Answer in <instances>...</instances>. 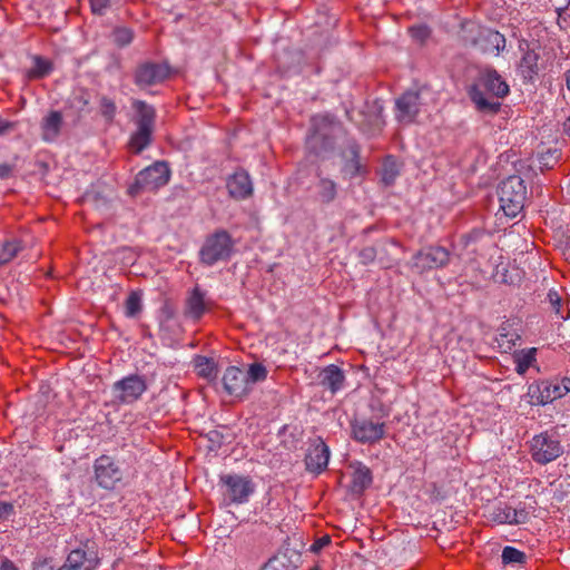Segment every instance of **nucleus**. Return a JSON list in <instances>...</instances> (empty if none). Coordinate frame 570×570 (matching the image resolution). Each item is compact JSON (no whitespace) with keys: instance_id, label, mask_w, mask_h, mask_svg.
<instances>
[{"instance_id":"nucleus-52","label":"nucleus","mask_w":570,"mask_h":570,"mask_svg":"<svg viewBox=\"0 0 570 570\" xmlns=\"http://www.w3.org/2000/svg\"><path fill=\"white\" fill-rule=\"evenodd\" d=\"M13 166L9 164H1L0 165V178L7 179L12 175Z\"/></svg>"},{"instance_id":"nucleus-47","label":"nucleus","mask_w":570,"mask_h":570,"mask_svg":"<svg viewBox=\"0 0 570 570\" xmlns=\"http://www.w3.org/2000/svg\"><path fill=\"white\" fill-rule=\"evenodd\" d=\"M14 514V505L11 502L0 501V522Z\"/></svg>"},{"instance_id":"nucleus-3","label":"nucleus","mask_w":570,"mask_h":570,"mask_svg":"<svg viewBox=\"0 0 570 570\" xmlns=\"http://www.w3.org/2000/svg\"><path fill=\"white\" fill-rule=\"evenodd\" d=\"M132 108L136 111V129L130 136L128 147L131 153L138 155L153 141V134L156 122V110L151 105H148L142 100H135L132 102Z\"/></svg>"},{"instance_id":"nucleus-34","label":"nucleus","mask_w":570,"mask_h":570,"mask_svg":"<svg viewBox=\"0 0 570 570\" xmlns=\"http://www.w3.org/2000/svg\"><path fill=\"white\" fill-rule=\"evenodd\" d=\"M512 507L500 503L499 505L494 507L491 512V520L493 522H497L499 524H512Z\"/></svg>"},{"instance_id":"nucleus-42","label":"nucleus","mask_w":570,"mask_h":570,"mask_svg":"<svg viewBox=\"0 0 570 570\" xmlns=\"http://www.w3.org/2000/svg\"><path fill=\"white\" fill-rule=\"evenodd\" d=\"M90 9L94 14L104 16L110 8V0H89Z\"/></svg>"},{"instance_id":"nucleus-44","label":"nucleus","mask_w":570,"mask_h":570,"mask_svg":"<svg viewBox=\"0 0 570 570\" xmlns=\"http://www.w3.org/2000/svg\"><path fill=\"white\" fill-rule=\"evenodd\" d=\"M358 256L363 264H370L374 262L376 257V249L373 246L364 247L363 249H361Z\"/></svg>"},{"instance_id":"nucleus-28","label":"nucleus","mask_w":570,"mask_h":570,"mask_svg":"<svg viewBox=\"0 0 570 570\" xmlns=\"http://www.w3.org/2000/svg\"><path fill=\"white\" fill-rule=\"evenodd\" d=\"M195 371L198 376L208 382H214L217 379L218 368L214 358L197 355L194 358Z\"/></svg>"},{"instance_id":"nucleus-20","label":"nucleus","mask_w":570,"mask_h":570,"mask_svg":"<svg viewBox=\"0 0 570 570\" xmlns=\"http://www.w3.org/2000/svg\"><path fill=\"white\" fill-rule=\"evenodd\" d=\"M557 380L532 383L528 387V396L530 397L529 402L532 405H544L551 403L552 401L560 399V395L557 394Z\"/></svg>"},{"instance_id":"nucleus-59","label":"nucleus","mask_w":570,"mask_h":570,"mask_svg":"<svg viewBox=\"0 0 570 570\" xmlns=\"http://www.w3.org/2000/svg\"><path fill=\"white\" fill-rule=\"evenodd\" d=\"M346 116L350 120H352V117L350 116V111H346Z\"/></svg>"},{"instance_id":"nucleus-24","label":"nucleus","mask_w":570,"mask_h":570,"mask_svg":"<svg viewBox=\"0 0 570 570\" xmlns=\"http://www.w3.org/2000/svg\"><path fill=\"white\" fill-rule=\"evenodd\" d=\"M344 164L342 173L348 178H354L365 171L360 163V146L356 142H351L346 150L343 153Z\"/></svg>"},{"instance_id":"nucleus-19","label":"nucleus","mask_w":570,"mask_h":570,"mask_svg":"<svg viewBox=\"0 0 570 570\" xmlns=\"http://www.w3.org/2000/svg\"><path fill=\"white\" fill-rule=\"evenodd\" d=\"M226 187L232 198L236 200L246 199L253 194V183L248 173L239 168L227 178Z\"/></svg>"},{"instance_id":"nucleus-1","label":"nucleus","mask_w":570,"mask_h":570,"mask_svg":"<svg viewBox=\"0 0 570 570\" xmlns=\"http://www.w3.org/2000/svg\"><path fill=\"white\" fill-rule=\"evenodd\" d=\"M510 91L509 85L495 69H485L468 89V95L475 109L484 115H497L501 109L500 98Z\"/></svg>"},{"instance_id":"nucleus-51","label":"nucleus","mask_w":570,"mask_h":570,"mask_svg":"<svg viewBox=\"0 0 570 570\" xmlns=\"http://www.w3.org/2000/svg\"><path fill=\"white\" fill-rule=\"evenodd\" d=\"M16 128V122L8 121L0 116V136Z\"/></svg>"},{"instance_id":"nucleus-21","label":"nucleus","mask_w":570,"mask_h":570,"mask_svg":"<svg viewBox=\"0 0 570 570\" xmlns=\"http://www.w3.org/2000/svg\"><path fill=\"white\" fill-rule=\"evenodd\" d=\"M472 45L480 46L483 52L499 55L505 48V38L499 31L478 28V37L472 39Z\"/></svg>"},{"instance_id":"nucleus-5","label":"nucleus","mask_w":570,"mask_h":570,"mask_svg":"<svg viewBox=\"0 0 570 570\" xmlns=\"http://www.w3.org/2000/svg\"><path fill=\"white\" fill-rule=\"evenodd\" d=\"M500 207L509 217H515L524 207L527 187L524 180L517 175L504 179L498 189Z\"/></svg>"},{"instance_id":"nucleus-55","label":"nucleus","mask_w":570,"mask_h":570,"mask_svg":"<svg viewBox=\"0 0 570 570\" xmlns=\"http://www.w3.org/2000/svg\"><path fill=\"white\" fill-rule=\"evenodd\" d=\"M570 4V0H567L564 4L556 6V12L558 13V17L561 18L562 13L568 9Z\"/></svg>"},{"instance_id":"nucleus-27","label":"nucleus","mask_w":570,"mask_h":570,"mask_svg":"<svg viewBox=\"0 0 570 570\" xmlns=\"http://www.w3.org/2000/svg\"><path fill=\"white\" fill-rule=\"evenodd\" d=\"M62 115L58 110L50 111L41 121L42 139L45 141L55 140L62 127Z\"/></svg>"},{"instance_id":"nucleus-33","label":"nucleus","mask_w":570,"mask_h":570,"mask_svg":"<svg viewBox=\"0 0 570 570\" xmlns=\"http://www.w3.org/2000/svg\"><path fill=\"white\" fill-rule=\"evenodd\" d=\"M515 361V371L518 374H524L532 363L535 361V348H530L528 351H522L519 354L514 355Z\"/></svg>"},{"instance_id":"nucleus-17","label":"nucleus","mask_w":570,"mask_h":570,"mask_svg":"<svg viewBox=\"0 0 570 570\" xmlns=\"http://www.w3.org/2000/svg\"><path fill=\"white\" fill-rule=\"evenodd\" d=\"M328 460V446L321 438L316 439L311 444L305 455L306 470L312 473L320 474L327 468Z\"/></svg>"},{"instance_id":"nucleus-8","label":"nucleus","mask_w":570,"mask_h":570,"mask_svg":"<svg viewBox=\"0 0 570 570\" xmlns=\"http://www.w3.org/2000/svg\"><path fill=\"white\" fill-rule=\"evenodd\" d=\"M92 469L95 483L104 490H115L124 479V471L118 462L107 454L98 456Z\"/></svg>"},{"instance_id":"nucleus-9","label":"nucleus","mask_w":570,"mask_h":570,"mask_svg":"<svg viewBox=\"0 0 570 570\" xmlns=\"http://www.w3.org/2000/svg\"><path fill=\"white\" fill-rule=\"evenodd\" d=\"M146 379L138 374H130L112 384L116 400L121 404H132L147 391Z\"/></svg>"},{"instance_id":"nucleus-54","label":"nucleus","mask_w":570,"mask_h":570,"mask_svg":"<svg viewBox=\"0 0 570 570\" xmlns=\"http://www.w3.org/2000/svg\"><path fill=\"white\" fill-rule=\"evenodd\" d=\"M0 570H18V568L14 566V563L8 559L2 561Z\"/></svg>"},{"instance_id":"nucleus-10","label":"nucleus","mask_w":570,"mask_h":570,"mask_svg":"<svg viewBox=\"0 0 570 570\" xmlns=\"http://www.w3.org/2000/svg\"><path fill=\"white\" fill-rule=\"evenodd\" d=\"M451 254L442 246H428L413 256V267L419 272L443 268L450 263Z\"/></svg>"},{"instance_id":"nucleus-41","label":"nucleus","mask_w":570,"mask_h":570,"mask_svg":"<svg viewBox=\"0 0 570 570\" xmlns=\"http://www.w3.org/2000/svg\"><path fill=\"white\" fill-rule=\"evenodd\" d=\"M134 33L128 28H117L114 32V40L119 47H125L132 41Z\"/></svg>"},{"instance_id":"nucleus-4","label":"nucleus","mask_w":570,"mask_h":570,"mask_svg":"<svg viewBox=\"0 0 570 570\" xmlns=\"http://www.w3.org/2000/svg\"><path fill=\"white\" fill-rule=\"evenodd\" d=\"M235 245L236 242L226 229H215L205 238L199 249V262L206 266L226 262L234 254Z\"/></svg>"},{"instance_id":"nucleus-15","label":"nucleus","mask_w":570,"mask_h":570,"mask_svg":"<svg viewBox=\"0 0 570 570\" xmlns=\"http://www.w3.org/2000/svg\"><path fill=\"white\" fill-rule=\"evenodd\" d=\"M223 484L227 487V495L234 503H244L254 492V484L248 476L227 474L220 476Z\"/></svg>"},{"instance_id":"nucleus-57","label":"nucleus","mask_w":570,"mask_h":570,"mask_svg":"<svg viewBox=\"0 0 570 570\" xmlns=\"http://www.w3.org/2000/svg\"><path fill=\"white\" fill-rule=\"evenodd\" d=\"M566 85L567 88L570 90V69L566 72Z\"/></svg>"},{"instance_id":"nucleus-32","label":"nucleus","mask_w":570,"mask_h":570,"mask_svg":"<svg viewBox=\"0 0 570 570\" xmlns=\"http://www.w3.org/2000/svg\"><path fill=\"white\" fill-rule=\"evenodd\" d=\"M20 250V242L16 239L0 243V265L11 262Z\"/></svg>"},{"instance_id":"nucleus-31","label":"nucleus","mask_w":570,"mask_h":570,"mask_svg":"<svg viewBox=\"0 0 570 570\" xmlns=\"http://www.w3.org/2000/svg\"><path fill=\"white\" fill-rule=\"evenodd\" d=\"M32 60L33 67L28 71L30 79H41L51 72L52 63L48 59L35 56Z\"/></svg>"},{"instance_id":"nucleus-48","label":"nucleus","mask_w":570,"mask_h":570,"mask_svg":"<svg viewBox=\"0 0 570 570\" xmlns=\"http://www.w3.org/2000/svg\"><path fill=\"white\" fill-rule=\"evenodd\" d=\"M515 340H519V335L513 334L511 335L510 338H508V334L500 333V338L498 340V342L501 347H503L504 344L507 343L505 347L510 350L514 345Z\"/></svg>"},{"instance_id":"nucleus-12","label":"nucleus","mask_w":570,"mask_h":570,"mask_svg":"<svg viewBox=\"0 0 570 570\" xmlns=\"http://www.w3.org/2000/svg\"><path fill=\"white\" fill-rule=\"evenodd\" d=\"M352 438L363 444H373L385 436V423L371 419H355L351 422Z\"/></svg>"},{"instance_id":"nucleus-6","label":"nucleus","mask_w":570,"mask_h":570,"mask_svg":"<svg viewBox=\"0 0 570 570\" xmlns=\"http://www.w3.org/2000/svg\"><path fill=\"white\" fill-rule=\"evenodd\" d=\"M170 178V169L166 161H156L140 170L135 183L129 187V194L136 196L144 191H156L167 185Z\"/></svg>"},{"instance_id":"nucleus-45","label":"nucleus","mask_w":570,"mask_h":570,"mask_svg":"<svg viewBox=\"0 0 570 570\" xmlns=\"http://www.w3.org/2000/svg\"><path fill=\"white\" fill-rule=\"evenodd\" d=\"M331 537L328 534H324L313 542L309 550L314 553H318L321 550L327 547L331 543Z\"/></svg>"},{"instance_id":"nucleus-36","label":"nucleus","mask_w":570,"mask_h":570,"mask_svg":"<svg viewBox=\"0 0 570 570\" xmlns=\"http://www.w3.org/2000/svg\"><path fill=\"white\" fill-rule=\"evenodd\" d=\"M99 110L107 122H112L117 114V106L111 98L101 96L99 98Z\"/></svg>"},{"instance_id":"nucleus-56","label":"nucleus","mask_w":570,"mask_h":570,"mask_svg":"<svg viewBox=\"0 0 570 570\" xmlns=\"http://www.w3.org/2000/svg\"><path fill=\"white\" fill-rule=\"evenodd\" d=\"M563 129L564 132L570 136V116L566 119L563 124Z\"/></svg>"},{"instance_id":"nucleus-2","label":"nucleus","mask_w":570,"mask_h":570,"mask_svg":"<svg viewBox=\"0 0 570 570\" xmlns=\"http://www.w3.org/2000/svg\"><path fill=\"white\" fill-rule=\"evenodd\" d=\"M341 128V122L330 114L314 116L306 138L309 153L318 157L332 153L335 148L336 132Z\"/></svg>"},{"instance_id":"nucleus-11","label":"nucleus","mask_w":570,"mask_h":570,"mask_svg":"<svg viewBox=\"0 0 570 570\" xmlns=\"http://www.w3.org/2000/svg\"><path fill=\"white\" fill-rule=\"evenodd\" d=\"M99 563L96 543L87 541L82 548L72 550L58 570H94Z\"/></svg>"},{"instance_id":"nucleus-46","label":"nucleus","mask_w":570,"mask_h":570,"mask_svg":"<svg viewBox=\"0 0 570 570\" xmlns=\"http://www.w3.org/2000/svg\"><path fill=\"white\" fill-rule=\"evenodd\" d=\"M32 570H56V566L51 558H42L33 562Z\"/></svg>"},{"instance_id":"nucleus-58","label":"nucleus","mask_w":570,"mask_h":570,"mask_svg":"<svg viewBox=\"0 0 570 570\" xmlns=\"http://www.w3.org/2000/svg\"><path fill=\"white\" fill-rule=\"evenodd\" d=\"M311 570H321V568L318 566H315Z\"/></svg>"},{"instance_id":"nucleus-14","label":"nucleus","mask_w":570,"mask_h":570,"mask_svg":"<svg viewBox=\"0 0 570 570\" xmlns=\"http://www.w3.org/2000/svg\"><path fill=\"white\" fill-rule=\"evenodd\" d=\"M246 377L245 370L238 366H228L222 377L224 391L229 396L242 400L250 391Z\"/></svg>"},{"instance_id":"nucleus-29","label":"nucleus","mask_w":570,"mask_h":570,"mask_svg":"<svg viewBox=\"0 0 570 570\" xmlns=\"http://www.w3.org/2000/svg\"><path fill=\"white\" fill-rule=\"evenodd\" d=\"M402 164L394 156H386L382 163L381 179L385 186L394 184L401 174Z\"/></svg>"},{"instance_id":"nucleus-23","label":"nucleus","mask_w":570,"mask_h":570,"mask_svg":"<svg viewBox=\"0 0 570 570\" xmlns=\"http://www.w3.org/2000/svg\"><path fill=\"white\" fill-rule=\"evenodd\" d=\"M299 563L301 553L293 549H285L271 558L262 570H297Z\"/></svg>"},{"instance_id":"nucleus-30","label":"nucleus","mask_w":570,"mask_h":570,"mask_svg":"<svg viewBox=\"0 0 570 570\" xmlns=\"http://www.w3.org/2000/svg\"><path fill=\"white\" fill-rule=\"evenodd\" d=\"M337 194V185L328 178H320L316 185L317 199L323 204L332 203Z\"/></svg>"},{"instance_id":"nucleus-18","label":"nucleus","mask_w":570,"mask_h":570,"mask_svg":"<svg viewBox=\"0 0 570 570\" xmlns=\"http://www.w3.org/2000/svg\"><path fill=\"white\" fill-rule=\"evenodd\" d=\"M520 49L522 57L518 63V72L524 82L532 83L540 71V55L534 48H531L528 42L525 47L521 45Z\"/></svg>"},{"instance_id":"nucleus-26","label":"nucleus","mask_w":570,"mask_h":570,"mask_svg":"<svg viewBox=\"0 0 570 570\" xmlns=\"http://www.w3.org/2000/svg\"><path fill=\"white\" fill-rule=\"evenodd\" d=\"M345 376L343 371L336 365H328L320 373V383L322 386L328 389L332 393L337 392L343 387Z\"/></svg>"},{"instance_id":"nucleus-49","label":"nucleus","mask_w":570,"mask_h":570,"mask_svg":"<svg viewBox=\"0 0 570 570\" xmlns=\"http://www.w3.org/2000/svg\"><path fill=\"white\" fill-rule=\"evenodd\" d=\"M558 385V392L557 394L560 395V397L564 396L570 392V377H563L561 381H557Z\"/></svg>"},{"instance_id":"nucleus-37","label":"nucleus","mask_w":570,"mask_h":570,"mask_svg":"<svg viewBox=\"0 0 570 570\" xmlns=\"http://www.w3.org/2000/svg\"><path fill=\"white\" fill-rule=\"evenodd\" d=\"M141 296L138 292H131L125 302V314L135 317L141 312Z\"/></svg>"},{"instance_id":"nucleus-13","label":"nucleus","mask_w":570,"mask_h":570,"mask_svg":"<svg viewBox=\"0 0 570 570\" xmlns=\"http://www.w3.org/2000/svg\"><path fill=\"white\" fill-rule=\"evenodd\" d=\"M169 76V67L164 63L144 62L139 65L134 75L135 83L145 88L163 82Z\"/></svg>"},{"instance_id":"nucleus-7","label":"nucleus","mask_w":570,"mask_h":570,"mask_svg":"<svg viewBox=\"0 0 570 570\" xmlns=\"http://www.w3.org/2000/svg\"><path fill=\"white\" fill-rule=\"evenodd\" d=\"M530 453L535 463L548 464L562 455L563 446L557 434L542 432L532 438Z\"/></svg>"},{"instance_id":"nucleus-22","label":"nucleus","mask_w":570,"mask_h":570,"mask_svg":"<svg viewBox=\"0 0 570 570\" xmlns=\"http://www.w3.org/2000/svg\"><path fill=\"white\" fill-rule=\"evenodd\" d=\"M206 293L199 286H195L185 301L184 315L193 321H199L206 313L207 302Z\"/></svg>"},{"instance_id":"nucleus-38","label":"nucleus","mask_w":570,"mask_h":570,"mask_svg":"<svg viewBox=\"0 0 570 570\" xmlns=\"http://www.w3.org/2000/svg\"><path fill=\"white\" fill-rule=\"evenodd\" d=\"M559 160L558 149H548L538 156V164L541 171L551 169Z\"/></svg>"},{"instance_id":"nucleus-16","label":"nucleus","mask_w":570,"mask_h":570,"mask_svg":"<svg viewBox=\"0 0 570 570\" xmlns=\"http://www.w3.org/2000/svg\"><path fill=\"white\" fill-rule=\"evenodd\" d=\"M421 98L417 91H405L395 101L396 119L402 124H411L420 112Z\"/></svg>"},{"instance_id":"nucleus-25","label":"nucleus","mask_w":570,"mask_h":570,"mask_svg":"<svg viewBox=\"0 0 570 570\" xmlns=\"http://www.w3.org/2000/svg\"><path fill=\"white\" fill-rule=\"evenodd\" d=\"M372 481L371 470L358 462L352 473L350 490L353 494L361 495L372 484Z\"/></svg>"},{"instance_id":"nucleus-50","label":"nucleus","mask_w":570,"mask_h":570,"mask_svg":"<svg viewBox=\"0 0 570 570\" xmlns=\"http://www.w3.org/2000/svg\"><path fill=\"white\" fill-rule=\"evenodd\" d=\"M410 32L412 37L417 38L420 40H424L429 36V30L426 27H412L410 28Z\"/></svg>"},{"instance_id":"nucleus-43","label":"nucleus","mask_w":570,"mask_h":570,"mask_svg":"<svg viewBox=\"0 0 570 570\" xmlns=\"http://www.w3.org/2000/svg\"><path fill=\"white\" fill-rule=\"evenodd\" d=\"M512 524H522L525 523L529 519V512L524 509H514L512 508Z\"/></svg>"},{"instance_id":"nucleus-40","label":"nucleus","mask_w":570,"mask_h":570,"mask_svg":"<svg viewBox=\"0 0 570 570\" xmlns=\"http://www.w3.org/2000/svg\"><path fill=\"white\" fill-rule=\"evenodd\" d=\"M524 552L513 548L505 547L502 551V561L503 563H523L525 561Z\"/></svg>"},{"instance_id":"nucleus-53","label":"nucleus","mask_w":570,"mask_h":570,"mask_svg":"<svg viewBox=\"0 0 570 570\" xmlns=\"http://www.w3.org/2000/svg\"><path fill=\"white\" fill-rule=\"evenodd\" d=\"M483 235V232L480 229H474L471 233L463 236L465 239V245H468L470 242L476 240L479 237Z\"/></svg>"},{"instance_id":"nucleus-39","label":"nucleus","mask_w":570,"mask_h":570,"mask_svg":"<svg viewBox=\"0 0 570 570\" xmlns=\"http://www.w3.org/2000/svg\"><path fill=\"white\" fill-rule=\"evenodd\" d=\"M548 301L550 303L551 309L554 312V314L560 317L561 320H567L570 316V311H568L566 314L562 311V304H561V297L558 294V292L550 289L548 293Z\"/></svg>"},{"instance_id":"nucleus-35","label":"nucleus","mask_w":570,"mask_h":570,"mask_svg":"<svg viewBox=\"0 0 570 570\" xmlns=\"http://www.w3.org/2000/svg\"><path fill=\"white\" fill-rule=\"evenodd\" d=\"M245 375H247V383L252 390L254 383L262 382L266 379L267 370L261 363H253L249 365L248 370L245 371Z\"/></svg>"}]
</instances>
